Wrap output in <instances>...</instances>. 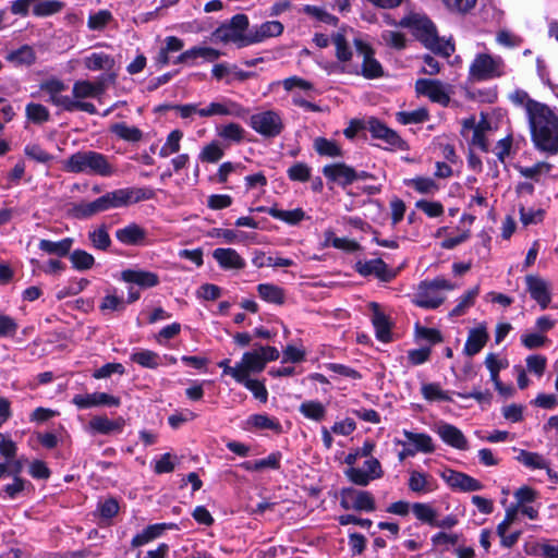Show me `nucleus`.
Returning a JSON list of instances; mask_svg holds the SVG:
<instances>
[{
	"label": "nucleus",
	"instance_id": "nucleus-42",
	"mask_svg": "<svg viewBox=\"0 0 558 558\" xmlns=\"http://www.w3.org/2000/svg\"><path fill=\"white\" fill-rule=\"evenodd\" d=\"M480 293V287L475 286L466 291L460 299L454 308L450 312L451 317H458L465 314V312L474 304L475 299Z\"/></svg>",
	"mask_w": 558,
	"mask_h": 558
},
{
	"label": "nucleus",
	"instance_id": "nucleus-19",
	"mask_svg": "<svg viewBox=\"0 0 558 558\" xmlns=\"http://www.w3.org/2000/svg\"><path fill=\"white\" fill-rule=\"evenodd\" d=\"M72 402L80 409H88L99 405L119 407L120 399L106 392L75 395Z\"/></svg>",
	"mask_w": 558,
	"mask_h": 558
},
{
	"label": "nucleus",
	"instance_id": "nucleus-32",
	"mask_svg": "<svg viewBox=\"0 0 558 558\" xmlns=\"http://www.w3.org/2000/svg\"><path fill=\"white\" fill-rule=\"evenodd\" d=\"M73 242L72 238H64L58 242L43 239L39 241L38 247L47 254L64 257L70 254Z\"/></svg>",
	"mask_w": 558,
	"mask_h": 558
},
{
	"label": "nucleus",
	"instance_id": "nucleus-7",
	"mask_svg": "<svg viewBox=\"0 0 558 558\" xmlns=\"http://www.w3.org/2000/svg\"><path fill=\"white\" fill-rule=\"evenodd\" d=\"M415 92L433 102L447 107L450 102L452 87L439 80L420 78L415 82Z\"/></svg>",
	"mask_w": 558,
	"mask_h": 558
},
{
	"label": "nucleus",
	"instance_id": "nucleus-21",
	"mask_svg": "<svg viewBox=\"0 0 558 558\" xmlns=\"http://www.w3.org/2000/svg\"><path fill=\"white\" fill-rule=\"evenodd\" d=\"M366 129L369 131L374 138L383 140L385 143L400 147L402 144L401 137L396 131L389 129L386 124L376 118H371L366 122Z\"/></svg>",
	"mask_w": 558,
	"mask_h": 558
},
{
	"label": "nucleus",
	"instance_id": "nucleus-10",
	"mask_svg": "<svg viewBox=\"0 0 558 558\" xmlns=\"http://www.w3.org/2000/svg\"><path fill=\"white\" fill-rule=\"evenodd\" d=\"M364 468H349L345 471L347 477L355 485L367 486L372 481L383 477L384 471L376 458H369L364 462Z\"/></svg>",
	"mask_w": 558,
	"mask_h": 558
},
{
	"label": "nucleus",
	"instance_id": "nucleus-39",
	"mask_svg": "<svg viewBox=\"0 0 558 558\" xmlns=\"http://www.w3.org/2000/svg\"><path fill=\"white\" fill-rule=\"evenodd\" d=\"M405 185L413 187L417 193L434 195L439 191V185L428 177H416L404 181Z\"/></svg>",
	"mask_w": 558,
	"mask_h": 558
},
{
	"label": "nucleus",
	"instance_id": "nucleus-50",
	"mask_svg": "<svg viewBox=\"0 0 558 558\" xmlns=\"http://www.w3.org/2000/svg\"><path fill=\"white\" fill-rule=\"evenodd\" d=\"M245 130L238 123H228L218 129V135L230 142L240 143L244 138Z\"/></svg>",
	"mask_w": 558,
	"mask_h": 558
},
{
	"label": "nucleus",
	"instance_id": "nucleus-30",
	"mask_svg": "<svg viewBox=\"0 0 558 558\" xmlns=\"http://www.w3.org/2000/svg\"><path fill=\"white\" fill-rule=\"evenodd\" d=\"M405 440L415 452L432 453L435 450L433 439L429 435L424 433H413L408 429L402 432Z\"/></svg>",
	"mask_w": 558,
	"mask_h": 558
},
{
	"label": "nucleus",
	"instance_id": "nucleus-11",
	"mask_svg": "<svg viewBox=\"0 0 558 558\" xmlns=\"http://www.w3.org/2000/svg\"><path fill=\"white\" fill-rule=\"evenodd\" d=\"M341 506L344 509L372 512L376 509L374 496L366 490L347 488L342 490Z\"/></svg>",
	"mask_w": 558,
	"mask_h": 558
},
{
	"label": "nucleus",
	"instance_id": "nucleus-46",
	"mask_svg": "<svg viewBox=\"0 0 558 558\" xmlns=\"http://www.w3.org/2000/svg\"><path fill=\"white\" fill-rule=\"evenodd\" d=\"M72 266L77 270H88L95 265V258L92 254L83 250H75L70 254Z\"/></svg>",
	"mask_w": 558,
	"mask_h": 558
},
{
	"label": "nucleus",
	"instance_id": "nucleus-58",
	"mask_svg": "<svg viewBox=\"0 0 558 558\" xmlns=\"http://www.w3.org/2000/svg\"><path fill=\"white\" fill-rule=\"evenodd\" d=\"M112 20V14L108 10H100L88 16L87 26L92 31H102Z\"/></svg>",
	"mask_w": 558,
	"mask_h": 558
},
{
	"label": "nucleus",
	"instance_id": "nucleus-62",
	"mask_svg": "<svg viewBox=\"0 0 558 558\" xmlns=\"http://www.w3.org/2000/svg\"><path fill=\"white\" fill-rule=\"evenodd\" d=\"M282 86L287 92H292L295 88L304 90L307 93V96L311 97L310 93L314 90V86L311 82L299 77V76H290L282 81Z\"/></svg>",
	"mask_w": 558,
	"mask_h": 558
},
{
	"label": "nucleus",
	"instance_id": "nucleus-24",
	"mask_svg": "<svg viewBox=\"0 0 558 558\" xmlns=\"http://www.w3.org/2000/svg\"><path fill=\"white\" fill-rule=\"evenodd\" d=\"M213 257L223 269H243L245 260L233 248L218 247L213 252Z\"/></svg>",
	"mask_w": 558,
	"mask_h": 558
},
{
	"label": "nucleus",
	"instance_id": "nucleus-26",
	"mask_svg": "<svg viewBox=\"0 0 558 558\" xmlns=\"http://www.w3.org/2000/svg\"><path fill=\"white\" fill-rule=\"evenodd\" d=\"M238 365L241 376H243L241 381H244L245 377H250L251 374H258L265 368L263 360L255 349L245 352Z\"/></svg>",
	"mask_w": 558,
	"mask_h": 558
},
{
	"label": "nucleus",
	"instance_id": "nucleus-60",
	"mask_svg": "<svg viewBox=\"0 0 558 558\" xmlns=\"http://www.w3.org/2000/svg\"><path fill=\"white\" fill-rule=\"evenodd\" d=\"M291 181L306 182L311 178V168L304 162L293 163L287 171Z\"/></svg>",
	"mask_w": 558,
	"mask_h": 558
},
{
	"label": "nucleus",
	"instance_id": "nucleus-53",
	"mask_svg": "<svg viewBox=\"0 0 558 558\" xmlns=\"http://www.w3.org/2000/svg\"><path fill=\"white\" fill-rule=\"evenodd\" d=\"M64 8V3L59 0H48L37 3L34 9L33 13L36 16H49L52 14H56L60 12Z\"/></svg>",
	"mask_w": 558,
	"mask_h": 558
},
{
	"label": "nucleus",
	"instance_id": "nucleus-9",
	"mask_svg": "<svg viewBox=\"0 0 558 558\" xmlns=\"http://www.w3.org/2000/svg\"><path fill=\"white\" fill-rule=\"evenodd\" d=\"M354 46L359 54L362 56V68L359 69V75L367 80H374L384 76V69L375 58L374 49L362 39H354Z\"/></svg>",
	"mask_w": 558,
	"mask_h": 558
},
{
	"label": "nucleus",
	"instance_id": "nucleus-45",
	"mask_svg": "<svg viewBox=\"0 0 558 558\" xmlns=\"http://www.w3.org/2000/svg\"><path fill=\"white\" fill-rule=\"evenodd\" d=\"M183 133L180 130H173L167 136L166 143L160 148L159 156L166 158L172 154H177L181 148V140Z\"/></svg>",
	"mask_w": 558,
	"mask_h": 558
},
{
	"label": "nucleus",
	"instance_id": "nucleus-4",
	"mask_svg": "<svg viewBox=\"0 0 558 558\" xmlns=\"http://www.w3.org/2000/svg\"><path fill=\"white\" fill-rule=\"evenodd\" d=\"M250 22L245 14H236L231 20L220 25L213 36L221 43H232L239 48L250 46Z\"/></svg>",
	"mask_w": 558,
	"mask_h": 558
},
{
	"label": "nucleus",
	"instance_id": "nucleus-2",
	"mask_svg": "<svg viewBox=\"0 0 558 558\" xmlns=\"http://www.w3.org/2000/svg\"><path fill=\"white\" fill-rule=\"evenodd\" d=\"M63 169L70 173H84L87 175L111 177L116 168L109 162L107 156L95 150H80L63 161Z\"/></svg>",
	"mask_w": 558,
	"mask_h": 558
},
{
	"label": "nucleus",
	"instance_id": "nucleus-44",
	"mask_svg": "<svg viewBox=\"0 0 558 558\" xmlns=\"http://www.w3.org/2000/svg\"><path fill=\"white\" fill-rule=\"evenodd\" d=\"M429 119L426 108H417L413 111H401L397 113V120L402 124H417Z\"/></svg>",
	"mask_w": 558,
	"mask_h": 558
},
{
	"label": "nucleus",
	"instance_id": "nucleus-15",
	"mask_svg": "<svg viewBox=\"0 0 558 558\" xmlns=\"http://www.w3.org/2000/svg\"><path fill=\"white\" fill-rule=\"evenodd\" d=\"M445 300L446 298L440 295L429 281L426 280L418 284L413 303L421 308L435 310L439 307Z\"/></svg>",
	"mask_w": 558,
	"mask_h": 558
},
{
	"label": "nucleus",
	"instance_id": "nucleus-59",
	"mask_svg": "<svg viewBox=\"0 0 558 558\" xmlns=\"http://www.w3.org/2000/svg\"><path fill=\"white\" fill-rule=\"evenodd\" d=\"M132 361L143 367L156 368L159 365V355L149 350H143L132 354Z\"/></svg>",
	"mask_w": 558,
	"mask_h": 558
},
{
	"label": "nucleus",
	"instance_id": "nucleus-20",
	"mask_svg": "<svg viewBox=\"0 0 558 558\" xmlns=\"http://www.w3.org/2000/svg\"><path fill=\"white\" fill-rule=\"evenodd\" d=\"M125 420L121 416L110 420L106 415H96L88 422V430L92 434L112 435L123 430Z\"/></svg>",
	"mask_w": 558,
	"mask_h": 558
},
{
	"label": "nucleus",
	"instance_id": "nucleus-43",
	"mask_svg": "<svg viewBox=\"0 0 558 558\" xmlns=\"http://www.w3.org/2000/svg\"><path fill=\"white\" fill-rule=\"evenodd\" d=\"M299 411L306 417L320 422L326 416V408L319 401H305L301 403Z\"/></svg>",
	"mask_w": 558,
	"mask_h": 558
},
{
	"label": "nucleus",
	"instance_id": "nucleus-63",
	"mask_svg": "<svg viewBox=\"0 0 558 558\" xmlns=\"http://www.w3.org/2000/svg\"><path fill=\"white\" fill-rule=\"evenodd\" d=\"M415 207L430 218L440 217L444 214V206L439 202L420 199L416 202Z\"/></svg>",
	"mask_w": 558,
	"mask_h": 558
},
{
	"label": "nucleus",
	"instance_id": "nucleus-12",
	"mask_svg": "<svg viewBox=\"0 0 558 558\" xmlns=\"http://www.w3.org/2000/svg\"><path fill=\"white\" fill-rule=\"evenodd\" d=\"M322 172L329 182L337 183L342 187H345L357 180V172L352 167L343 162L326 165Z\"/></svg>",
	"mask_w": 558,
	"mask_h": 558
},
{
	"label": "nucleus",
	"instance_id": "nucleus-17",
	"mask_svg": "<svg viewBox=\"0 0 558 558\" xmlns=\"http://www.w3.org/2000/svg\"><path fill=\"white\" fill-rule=\"evenodd\" d=\"M525 282L531 298L538 303L542 310H545L551 300L549 283L535 275H527Z\"/></svg>",
	"mask_w": 558,
	"mask_h": 558
},
{
	"label": "nucleus",
	"instance_id": "nucleus-54",
	"mask_svg": "<svg viewBox=\"0 0 558 558\" xmlns=\"http://www.w3.org/2000/svg\"><path fill=\"white\" fill-rule=\"evenodd\" d=\"M198 157L203 162L215 163L223 157V149L214 141L203 147Z\"/></svg>",
	"mask_w": 558,
	"mask_h": 558
},
{
	"label": "nucleus",
	"instance_id": "nucleus-48",
	"mask_svg": "<svg viewBox=\"0 0 558 558\" xmlns=\"http://www.w3.org/2000/svg\"><path fill=\"white\" fill-rule=\"evenodd\" d=\"M189 50L193 65L195 64V60L198 58L203 59L206 62H214L218 60L222 54L220 50L206 46H195Z\"/></svg>",
	"mask_w": 558,
	"mask_h": 558
},
{
	"label": "nucleus",
	"instance_id": "nucleus-5",
	"mask_svg": "<svg viewBox=\"0 0 558 558\" xmlns=\"http://www.w3.org/2000/svg\"><path fill=\"white\" fill-rule=\"evenodd\" d=\"M506 64L501 57L481 53L470 65V76L475 81H488L505 75Z\"/></svg>",
	"mask_w": 558,
	"mask_h": 558
},
{
	"label": "nucleus",
	"instance_id": "nucleus-6",
	"mask_svg": "<svg viewBox=\"0 0 558 558\" xmlns=\"http://www.w3.org/2000/svg\"><path fill=\"white\" fill-rule=\"evenodd\" d=\"M250 125L256 133L269 138L280 135L284 128L281 116L274 110L252 114Z\"/></svg>",
	"mask_w": 558,
	"mask_h": 558
},
{
	"label": "nucleus",
	"instance_id": "nucleus-27",
	"mask_svg": "<svg viewBox=\"0 0 558 558\" xmlns=\"http://www.w3.org/2000/svg\"><path fill=\"white\" fill-rule=\"evenodd\" d=\"M487 340L488 333L485 326L471 329L465 341L463 352L469 356H473L484 348Z\"/></svg>",
	"mask_w": 558,
	"mask_h": 558
},
{
	"label": "nucleus",
	"instance_id": "nucleus-8",
	"mask_svg": "<svg viewBox=\"0 0 558 558\" xmlns=\"http://www.w3.org/2000/svg\"><path fill=\"white\" fill-rule=\"evenodd\" d=\"M331 41L336 47L337 63L331 65V72L359 75V66L350 63L353 52L349 47L345 36L338 32L332 35Z\"/></svg>",
	"mask_w": 558,
	"mask_h": 558
},
{
	"label": "nucleus",
	"instance_id": "nucleus-61",
	"mask_svg": "<svg viewBox=\"0 0 558 558\" xmlns=\"http://www.w3.org/2000/svg\"><path fill=\"white\" fill-rule=\"evenodd\" d=\"M242 384L245 388H247L254 397L260 402H266L268 398V392L263 383L257 379H252L250 377H245L244 381H238Z\"/></svg>",
	"mask_w": 558,
	"mask_h": 558
},
{
	"label": "nucleus",
	"instance_id": "nucleus-41",
	"mask_svg": "<svg viewBox=\"0 0 558 558\" xmlns=\"http://www.w3.org/2000/svg\"><path fill=\"white\" fill-rule=\"evenodd\" d=\"M267 213L275 219H279L289 225H298L305 217V213L302 208H295L293 210H281L276 207H269Z\"/></svg>",
	"mask_w": 558,
	"mask_h": 558
},
{
	"label": "nucleus",
	"instance_id": "nucleus-25",
	"mask_svg": "<svg viewBox=\"0 0 558 558\" xmlns=\"http://www.w3.org/2000/svg\"><path fill=\"white\" fill-rule=\"evenodd\" d=\"M146 235V230L137 223H130L116 231V238L124 245H142Z\"/></svg>",
	"mask_w": 558,
	"mask_h": 558
},
{
	"label": "nucleus",
	"instance_id": "nucleus-22",
	"mask_svg": "<svg viewBox=\"0 0 558 558\" xmlns=\"http://www.w3.org/2000/svg\"><path fill=\"white\" fill-rule=\"evenodd\" d=\"M284 27L279 21H267L250 29V46L282 34Z\"/></svg>",
	"mask_w": 558,
	"mask_h": 558
},
{
	"label": "nucleus",
	"instance_id": "nucleus-1",
	"mask_svg": "<svg viewBox=\"0 0 558 558\" xmlns=\"http://www.w3.org/2000/svg\"><path fill=\"white\" fill-rule=\"evenodd\" d=\"M509 99L524 110L534 146L547 154H557L558 110L531 98L523 89L512 92Z\"/></svg>",
	"mask_w": 558,
	"mask_h": 558
},
{
	"label": "nucleus",
	"instance_id": "nucleus-56",
	"mask_svg": "<svg viewBox=\"0 0 558 558\" xmlns=\"http://www.w3.org/2000/svg\"><path fill=\"white\" fill-rule=\"evenodd\" d=\"M413 513L415 517L425 523H428L433 525L435 523V519L437 517V513L435 509L429 506L428 504H422V502H415L412 506Z\"/></svg>",
	"mask_w": 558,
	"mask_h": 558
},
{
	"label": "nucleus",
	"instance_id": "nucleus-14",
	"mask_svg": "<svg viewBox=\"0 0 558 558\" xmlns=\"http://www.w3.org/2000/svg\"><path fill=\"white\" fill-rule=\"evenodd\" d=\"M39 87L41 92L48 95L47 101L64 111H68L72 98L62 95V93L66 90V85L61 80H47L43 82Z\"/></svg>",
	"mask_w": 558,
	"mask_h": 558
},
{
	"label": "nucleus",
	"instance_id": "nucleus-57",
	"mask_svg": "<svg viewBox=\"0 0 558 558\" xmlns=\"http://www.w3.org/2000/svg\"><path fill=\"white\" fill-rule=\"evenodd\" d=\"M303 12L317 19L320 22H324V23L332 25V26H337L338 22H339V19L337 16H335V15L328 13L327 11H325L324 9L315 7V5H310V4L304 5Z\"/></svg>",
	"mask_w": 558,
	"mask_h": 558
},
{
	"label": "nucleus",
	"instance_id": "nucleus-38",
	"mask_svg": "<svg viewBox=\"0 0 558 558\" xmlns=\"http://www.w3.org/2000/svg\"><path fill=\"white\" fill-rule=\"evenodd\" d=\"M409 488L414 493H428L434 489L432 477L420 471H411L409 477Z\"/></svg>",
	"mask_w": 558,
	"mask_h": 558
},
{
	"label": "nucleus",
	"instance_id": "nucleus-29",
	"mask_svg": "<svg viewBox=\"0 0 558 558\" xmlns=\"http://www.w3.org/2000/svg\"><path fill=\"white\" fill-rule=\"evenodd\" d=\"M356 271L362 276H371L375 275L381 280H389L391 278V275L388 272V268L386 263L380 259H371L367 262H359L355 266Z\"/></svg>",
	"mask_w": 558,
	"mask_h": 558
},
{
	"label": "nucleus",
	"instance_id": "nucleus-49",
	"mask_svg": "<svg viewBox=\"0 0 558 558\" xmlns=\"http://www.w3.org/2000/svg\"><path fill=\"white\" fill-rule=\"evenodd\" d=\"M88 239L90 240L93 246L100 251H106L111 244L110 235L105 226H100L97 229L90 231L88 233Z\"/></svg>",
	"mask_w": 558,
	"mask_h": 558
},
{
	"label": "nucleus",
	"instance_id": "nucleus-33",
	"mask_svg": "<svg viewBox=\"0 0 558 558\" xmlns=\"http://www.w3.org/2000/svg\"><path fill=\"white\" fill-rule=\"evenodd\" d=\"M105 210L107 209L102 196L89 203L75 204L72 208L73 216L78 219L88 218Z\"/></svg>",
	"mask_w": 558,
	"mask_h": 558
},
{
	"label": "nucleus",
	"instance_id": "nucleus-55",
	"mask_svg": "<svg viewBox=\"0 0 558 558\" xmlns=\"http://www.w3.org/2000/svg\"><path fill=\"white\" fill-rule=\"evenodd\" d=\"M162 531V527L160 525H149L147 526L142 533L136 534L132 538V546L133 547H140L143 546L154 538L158 537Z\"/></svg>",
	"mask_w": 558,
	"mask_h": 558
},
{
	"label": "nucleus",
	"instance_id": "nucleus-47",
	"mask_svg": "<svg viewBox=\"0 0 558 558\" xmlns=\"http://www.w3.org/2000/svg\"><path fill=\"white\" fill-rule=\"evenodd\" d=\"M314 148L320 156L339 157L342 155V151L337 143L325 137H317L314 141Z\"/></svg>",
	"mask_w": 558,
	"mask_h": 558
},
{
	"label": "nucleus",
	"instance_id": "nucleus-52",
	"mask_svg": "<svg viewBox=\"0 0 558 558\" xmlns=\"http://www.w3.org/2000/svg\"><path fill=\"white\" fill-rule=\"evenodd\" d=\"M442 3L449 12L465 15L475 8L477 0H442Z\"/></svg>",
	"mask_w": 558,
	"mask_h": 558
},
{
	"label": "nucleus",
	"instance_id": "nucleus-34",
	"mask_svg": "<svg viewBox=\"0 0 558 558\" xmlns=\"http://www.w3.org/2000/svg\"><path fill=\"white\" fill-rule=\"evenodd\" d=\"M7 60L16 66H31L36 62V53L29 45H23L7 54Z\"/></svg>",
	"mask_w": 558,
	"mask_h": 558
},
{
	"label": "nucleus",
	"instance_id": "nucleus-13",
	"mask_svg": "<svg viewBox=\"0 0 558 558\" xmlns=\"http://www.w3.org/2000/svg\"><path fill=\"white\" fill-rule=\"evenodd\" d=\"M106 209L126 206L137 203L145 198L144 193L140 189H120L102 195Z\"/></svg>",
	"mask_w": 558,
	"mask_h": 558
},
{
	"label": "nucleus",
	"instance_id": "nucleus-35",
	"mask_svg": "<svg viewBox=\"0 0 558 558\" xmlns=\"http://www.w3.org/2000/svg\"><path fill=\"white\" fill-rule=\"evenodd\" d=\"M109 131L120 140L130 143H137L143 138V132L138 128L130 126L123 122L111 124Z\"/></svg>",
	"mask_w": 558,
	"mask_h": 558
},
{
	"label": "nucleus",
	"instance_id": "nucleus-36",
	"mask_svg": "<svg viewBox=\"0 0 558 558\" xmlns=\"http://www.w3.org/2000/svg\"><path fill=\"white\" fill-rule=\"evenodd\" d=\"M258 295L268 303L282 305L286 300L284 290L272 283H260L257 286Z\"/></svg>",
	"mask_w": 558,
	"mask_h": 558
},
{
	"label": "nucleus",
	"instance_id": "nucleus-3",
	"mask_svg": "<svg viewBox=\"0 0 558 558\" xmlns=\"http://www.w3.org/2000/svg\"><path fill=\"white\" fill-rule=\"evenodd\" d=\"M399 26L408 27L413 35L428 49L444 57H450L454 51L453 45L442 41L437 36L435 25L425 16L409 15L404 16Z\"/></svg>",
	"mask_w": 558,
	"mask_h": 558
},
{
	"label": "nucleus",
	"instance_id": "nucleus-16",
	"mask_svg": "<svg viewBox=\"0 0 558 558\" xmlns=\"http://www.w3.org/2000/svg\"><path fill=\"white\" fill-rule=\"evenodd\" d=\"M441 477L451 488L461 492H477L483 488V484L476 478L451 469L444 471Z\"/></svg>",
	"mask_w": 558,
	"mask_h": 558
},
{
	"label": "nucleus",
	"instance_id": "nucleus-40",
	"mask_svg": "<svg viewBox=\"0 0 558 558\" xmlns=\"http://www.w3.org/2000/svg\"><path fill=\"white\" fill-rule=\"evenodd\" d=\"M515 459L518 462L532 470H543V468H547L548 462L541 453L524 449L519 450V454Z\"/></svg>",
	"mask_w": 558,
	"mask_h": 558
},
{
	"label": "nucleus",
	"instance_id": "nucleus-18",
	"mask_svg": "<svg viewBox=\"0 0 558 558\" xmlns=\"http://www.w3.org/2000/svg\"><path fill=\"white\" fill-rule=\"evenodd\" d=\"M435 432L446 445L458 450L469 449L466 437L457 426L449 423H439Z\"/></svg>",
	"mask_w": 558,
	"mask_h": 558
},
{
	"label": "nucleus",
	"instance_id": "nucleus-37",
	"mask_svg": "<svg viewBox=\"0 0 558 558\" xmlns=\"http://www.w3.org/2000/svg\"><path fill=\"white\" fill-rule=\"evenodd\" d=\"M126 301L119 296L116 291L107 293L100 304H99V311L104 315H109L113 312L121 313L125 310Z\"/></svg>",
	"mask_w": 558,
	"mask_h": 558
},
{
	"label": "nucleus",
	"instance_id": "nucleus-23",
	"mask_svg": "<svg viewBox=\"0 0 558 558\" xmlns=\"http://www.w3.org/2000/svg\"><path fill=\"white\" fill-rule=\"evenodd\" d=\"M125 282L135 283L141 288L148 289L159 284V277L156 272L141 269H125L121 272Z\"/></svg>",
	"mask_w": 558,
	"mask_h": 558
},
{
	"label": "nucleus",
	"instance_id": "nucleus-51",
	"mask_svg": "<svg viewBox=\"0 0 558 558\" xmlns=\"http://www.w3.org/2000/svg\"><path fill=\"white\" fill-rule=\"evenodd\" d=\"M25 113L29 121L38 124L48 121L50 117V113L45 106L35 102H31L26 106Z\"/></svg>",
	"mask_w": 558,
	"mask_h": 558
},
{
	"label": "nucleus",
	"instance_id": "nucleus-28",
	"mask_svg": "<svg viewBox=\"0 0 558 558\" xmlns=\"http://www.w3.org/2000/svg\"><path fill=\"white\" fill-rule=\"evenodd\" d=\"M84 66L89 71L110 72L116 65L114 58L105 52H93L83 59Z\"/></svg>",
	"mask_w": 558,
	"mask_h": 558
},
{
	"label": "nucleus",
	"instance_id": "nucleus-64",
	"mask_svg": "<svg viewBox=\"0 0 558 558\" xmlns=\"http://www.w3.org/2000/svg\"><path fill=\"white\" fill-rule=\"evenodd\" d=\"M24 154L40 163H47L52 159V156L44 150L38 144H28L24 148Z\"/></svg>",
	"mask_w": 558,
	"mask_h": 558
},
{
	"label": "nucleus",
	"instance_id": "nucleus-31",
	"mask_svg": "<svg viewBox=\"0 0 558 558\" xmlns=\"http://www.w3.org/2000/svg\"><path fill=\"white\" fill-rule=\"evenodd\" d=\"M373 308L372 322L376 330V337L384 342L390 340V322L389 318L380 311L376 303L371 304Z\"/></svg>",
	"mask_w": 558,
	"mask_h": 558
}]
</instances>
